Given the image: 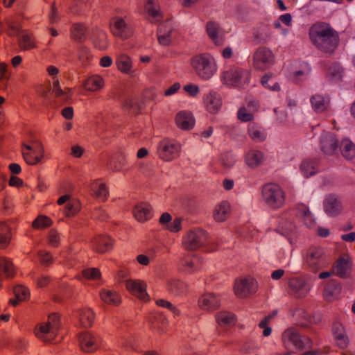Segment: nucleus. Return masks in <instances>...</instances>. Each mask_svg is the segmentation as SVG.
<instances>
[{
    "mask_svg": "<svg viewBox=\"0 0 355 355\" xmlns=\"http://www.w3.org/2000/svg\"><path fill=\"white\" fill-rule=\"evenodd\" d=\"M313 317L306 311H302L300 318L296 322L295 325L304 329H309L313 323Z\"/></svg>",
    "mask_w": 355,
    "mask_h": 355,
    "instance_id": "nucleus-43",
    "label": "nucleus"
},
{
    "mask_svg": "<svg viewBox=\"0 0 355 355\" xmlns=\"http://www.w3.org/2000/svg\"><path fill=\"white\" fill-rule=\"evenodd\" d=\"M230 213V206L229 203L226 201H223L216 207L213 217L217 222H223L227 218Z\"/></svg>",
    "mask_w": 355,
    "mask_h": 355,
    "instance_id": "nucleus-36",
    "label": "nucleus"
},
{
    "mask_svg": "<svg viewBox=\"0 0 355 355\" xmlns=\"http://www.w3.org/2000/svg\"><path fill=\"white\" fill-rule=\"evenodd\" d=\"M19 47L23 51H29L37 48L35 37L33 34L25 33L18 41Z\"/></svg>",
    "mask_w": 355,
    "mask_h": 355,
    "instance_id": "nucleus-38",
    "label": "nucleus"
},
{
    "mask_svg": "<svg viewBox=\"0 0 355 355\" xmlns=\"http://www.w3.org/2000/svg\"><path fill=\"white\" fill-rule=\"evenodd\" d=\"M332 334L337 345L340 349H345L349 344V338L345 333L343 325L338 322H335L332 324Z\"/></svg>",
    "mask_w": 355,
    "mask_h": 355,
    "instance_id": "nucleus-20",
    "label": "nucleus"
},
{
    "mask_svg": "<svg viewBox=\"0 0 355 355\" xmlns=\"http://www.w3.org/2000/svg\"><path fill=\"white\" fill-rule=\"evenodd\" d=\"M103 86V79L100 76H92L88 78L84 84L86 90L95 92Z\"/></svg>",
    "mask_w": 355,
    "mask_h": 355,
    "instance_id": "nucleus-40",
    "label": "nucleus"
},
{
    "mask_svg": "<svg viewBox=\"0 0 355 355\" xmlns=\"http://www.w3.org/2000/svg\"><path fill=\"white\" fill-rule=\"evenodd\" d=\"M168 289L172 294L180 296L187 292V284L178 279H171L168 282Z\"/></svg>",
    "mask_w": 355,
    "mask_h": 355,
    "instance_id": "nucleus-37",
    "label": "nucleus"
},
{
    "mask_svg": "<svg viewBox=\"0 0 355 355\" xmlns=\"http://www.w3.org/2000/svg\"><path fill=\"white\" fill-rule=\"evenodd\" d=\"M134 216L139 222H145L151 218L150 205L141 203L137 205L134 209Z\"/></svg>",
    "mask_w": 355,
    "mask_h": 355,
    "instance_id": "nucleus-35",
    "label": "nucleus"
},
{
    "mask_svg": "<svg viewBox=\"0 0 355 355\" xmlns=\"http://www.w3.org/2000/svg\"><path fill=\"white\" fill-rule=\"evenodd\" d=\"M49 243L53 248H57L60 245V237L58 232L51 229L49 232Z\"/></svg>",
    "mask_w": 355,
    "mask_h": 355,
    "instance_id": "nucleus-61",
    "label": "nucleus"
},
{
    "mask_svg": "<svg viewBox=\"0 0 355 355\" xmlns=\"http://www.w3.org/2000/svg\"><path fill=\"white\" fill-rule=\"evenodd\" d=\"M340 43L339 33L337 31L332 33L327 37L313 43L321 52L327 55H332L337 49Z\"/></svg>",
    "mask_w": 355,
    "mask_h": 355,
    "instance_id": "nucleus-11",
    "label": "nucleus"
},
{
    "mask_svg": "<svg viewBox=\"0 0 355 355\" xmlns=\"http://www.w3.org/2000/svg\"><path fill=\"white\" fill-rule=\"evenodd\" d=\"M92 191L94 192V196L96 198H99L103 201L106 200L108 191H107L105 184L101 183L93 184Z\"/></svg>",
    "mask_w": 355,
    "mask_h": 355,
    "instance_id": "nucleus-47",
    "label": "nucleus"
},
{
    "mask_svg": "<svg viewBox=\"0 0 355 355\" xmlns=\"http://www.w3.org/2000/svg\"><path fill=\"white\" fill-rule=\"evenodd\" d=\"M71 32L73 40L82 42L85 40L87 28L83 24H74Z\"/></svg>",
    "mask_w": 355,
    "mask_h": 355,
    "instance_id": "nucleus-42",
    "label": "nucleus"
},
{
    "mask_svg": "<svg viewBox=\"0 0 355 355\" xmlns=\"http://www.w3.org/2000/svg\"><path fill=\"white\" fill-rule=\"evenodd\" d=\"M163 24L160 25L157 29V40L159 43L163 46H168L171 42V30L167 31L166 33L162 34Z\"/></svg>",
    "mask_w": 355,
    "mask_h": 355,
    "instance_id": "nucleus-48",
    "label": "nucleus"
},
{
    "mask_svg": "<svg viewBox=\"0 0 355 355\" xmlns=\"http://www.w3.org/2000/svg\"><path fill=\"white\" fill-rule=\"evenodd\" d=\"M126 288L135 296L144 301L148 300L146 284L141 280L129 279L125 283Z\"/></svg>",
    "mask_w": 355,
    "mask_h": 355,
    "instance_id": "nucleus-19",
    "label": "nucleus"
},
{
    "mask_svg": "<svg viewBox=\"0 0 355 355\" xmlns=\"http://www.w3.org/2000/svg\"><path fill=\"white\" fill-rule=\"evenodd\" d=\"M60 316L53 313L49 315L48 322L35 329V336L44 342H51L55 338V331L59 327Z\"/></svg>",
    "mask_w": 355,
    "mask_h": 355,
    "instance_id": "nucleus-6",
    "label": "nucleus"
},
{
    "mask_svg": "<svg viewBox=\"0 0 355 355\" xmlns=\"http://www.w3.org/2000/svg\"><path fill=\"white\" fill-rule=\"evenodd\" d=\"M237 118L242 122H251L254 120V114L248 112L246 107H241L237 112Z\"/></svg>",
    "mask_w": 355,
    "mask_h": 355,
    "instance_id": "nucleus-52",
    "label": "nucleus"
},
{
    "mask_svg": "<svg viewBox=\"0 0 355 355\" xmlns=\"http://www.w3.org/2000/svg\"><path fill=\"white\" fill-rule=\"evenodd\" d=\"M23 157L29 165H35L41 162L44 155V150L40 141H32L31 144H22Z\"/></svg>",
    "mask_w": 355,
    "mask_h": 355,
    "instance_id": "nucleus-8",
    "label": "nucleus"
},
{
    "mask_svg": "<svg viewBox=\"0 0 355 355\" xmlns=\"http://www.w3.org/2000/svg\"><path fill=\"white\" fill-rule=\"evenodd\" d=\"M248 133L250 137L256 142H262L266 138L263 128L257 123H250L248 125Z\"/></svg>",
    "mask_w": 355,
    "mask_h": 355,
    "instance_id": "nucleus-29",
    "label": "nucleus"
},
{
    "mask_svg": "<svg viewBox=\"0 0 355 355\" xmlns=\"http://www.w3.org/2000/svg\"><path fill=\"white\" fill-rule=\"evenodd\" d=\"M320 149L327 155H334L338 151L339 141L331 132H326L320 137Z\"/></svg>",
    "mask_w": 355,
    "mask_h": 355,
    "instance_id": "nucleus-17",
    "label": "nucleus"
},
{
    "mask_svg": "<svg viewBox=\"0 0 355 355\" xmlns=\"http://www.w3.org/2000/svg\"><path fill=\"white\" fill-rule=\"evenodd\" d=\"M78 340L81 350L86 353L94 352L101 345V338L98 335L88 331L81 333Z\"/></svg>",
    "mask_w": 355,
    "mask_h": 355,
    "instance_id": "nucleus-12",
    "label": "nucleus"
},
{
    "mask_svg": "<svg viewBox=\"0 0 355 355\" xmlns=\"http://www.w3.org/2000/svg\"><path fill=\"white\" fill-rule=\"evenodd\" d=\"M191 64L198 77L205 80L210 79L217 70L214 59L209 53L193 56Z\"/></svg>",
    "mask_w": 355,
    "mask_h": 355,
    "instance_id": "nucleus-1",
    "label": "nucleus"
},
{
    "mask_svg": "<svg viewBox=\"0 0 355 355\" xmlns=\"http://www.w3.org/2000/svg\"><path fill=\"white\" fill-rule=\"evenodd\" d=\"M288 292L296 297H303L307 293L305 282L300 278L293 277L288 282Z\"/></svg>",
    "mask_w": 355,
    "mask_h": 355,
    "instance_id": "nucleus-21",
    "label": "nucleus"
},
{
    "mask_svg": "<svg viewBox=\"0 0 355 355\" xmlns=\"http://www.w3.org/2000/svg\"><path fill=\"white\" fill-rule=\"evenodd\" d=\"M325 212L329 216L338 215L342 209L340 202L334 196L330 195L324 201Z\"/></svg>",
    "mask_w": 355,
    "mask_h": 355,
    "instance_id": "nucleus-26",
    "label": "nucleus"
},
{
    "mask_svg": "<svg viewBox=\"0 0 355 355\" xmlns=\"http://www.w3.org/2000/svg\"><path fill=\"white\" fill-rule=\"evenodd\" d=\"M199 260L198 258L194 257L191 259H182L181 261V264L183 267V268L187 270L188 272H191L196 270H197V268L195 267L196 262H198Z\"/></svg>",
    "mask_w": 355,
    "mask_h": 355,
    "instance_id": "nucleus-58",
    "label": "nucleus"
},
{
    "mask_svg": "<svg viewBox=\"0 0 355 355\" xmlns=\"http://www.w3.org/2000/svg\"><path fill=\"white\" fill-rule=\"evenodd\" d=\"M220 31L221 28L219 24L214 21H208L206 24L207 33L216 45H222L223 44V38L219 36Z\"/></svg>",
    "mask_w": 355,
    "mask_h": 355,
    "instance_id": "nucleus-27",
    "label": "nucleus"
},
{
    "mask_svg": "<svg viewBox=\"0 0 355 355\" xmlns=\"http://www.w3.org/2000/svg\"><path fill=\"white\" fill-rule=\"evenodd\" d=\"M0 272L9 279H12L15 276V266L9 258L0 257Z\"/></svg>",
    "mask_w": 355,
    "mask_h": 355,
    "instance_id": "nucleus-32",
    "label": "nucleus"
},
{
    "mask_svg": "<svg viewBox=\"0 0 355 355\" xmlns=\"http://www.w3.org/2000/svg\"><path fill=\"white\" fill-rule=\"evenodd\" d=\"M352 262L348 254L340 255L333 266V273L340 278L345 279L350 276Z\"/></svg>",
    "mask_w": 355,
    "mask_h": 355,
    "instance_id": "nucleus-14",
    "label": "nucleus"
},
{
    "mask_svg": "<svg viewBox=\"0 0 355 355\" xmlns=\"http://www.w3.org/2000/svg\"><path fill=\"white\" fill-rule=\"evenodd\" d=\"M157 2V0H146L145 9L148 15L154 18L160 16L159 9L155 7Z\"/></svg>",
    "mask_w": 355,
    "mask_h": 355,
    "instance_id": "nucleus-53",
    "label": "nucleus"
},
{
    "mask_svg": "<svg viewBox=\"0 0 355 355\" xmlns=\"http://www.w3.org/2000/svg\"><path fill=\"white\" fill-rule=\"evenodd\" d=\"M245 161L246 164L250 168H257L263 162L264 154L263 152L258 150H250L246 153Z\"/></svg>",
    "mask_w": 355,
    "mask_h": 355,
    "instance_id": "nucleus-25",
    "label": "nucleus"
},
{
    "mask_svg": "<svg viewBox=\"0 0 355 355\" xmlns=\"http://www.w3.org/2000/svg\"><path fill=\"white\" fill-rule=\"evenodd\" d=\"M343 68L338 62H333L327 69V76L333 83H338L342 80L343 76Z\"/></svg>",
    "mask_w": 355,
    "mask_h": 355,
    "instance_id": "nucleus-33",
    "label": "nucleus"
},
{
    "mask_svg": "<svg viewBox=\"0 0 355 355\" xmlns=\"http://www.w3.org/2000/svg\"><path fill=\"white\" fill-rule=\"evenodd\" d=\"M220 162L225 168H230L234 164L233 157L229 153H224L220 157Z\"/></svg>",
    "mask_w": 355,
    "mask_h": 355,
    "instance_id": "nucleus-62",
    "label": "nucleus"
},
{
    "mask_svg": "<svg viewBox=\"0 0 355 355\" xmlns=\"http://www.w3.org/2000/svg\"><path fill=\"white\" fill-rule=\"evenodd\" d=\"M80 211V203L77 200L67 202L64 207V215L67 217H73Z\"/></svg>",
    "mask_w": 355,
    "mask_h": 355,
    "instance_id": "nucleus-50",
    "label": "nucleus"
},
{
    "mask_svg": "<svg viewBox=\"0 0 355 355\" xmlns=\"http://www.w3.org/2000/svg\"><path fill=\"white\" fill-rule=\"evenodd\" d=\"M110 29L114 37L123 40L128 39L133 35L131 26L121 17H113L110 20Z\"/></svg>",
    "mask_w": 355,
    "mask_h": 355,
    "instance_id": "nucleus-10",
    "label": "nucleus"
},
{
    "mask_svg": "<svg viewBox=\"0 0 355 355\" xmlns=\"http://www.w3.org/2000/svg\"><path fill=\"white\" fill-rule=\"evenodd\" d=\"M180 146L168 139H164L159 143L157 153L160 159L171 161L179 155Z\"/></svg>",
    "mask_w": 355,
    "mask_h": 355,
    "instance_id": "nucleus-13",
    "label": "nucleus"
},
{
    "mask_svg": "<svg viewBox=\"0 0 355 355\" xmlns=\"http://www.w3.org/2000/svg\"><path fill=\"white\" fill-rule=\"evenodd\" d=\"M182 220L180 218H175L174 220L168 224L166 228L173 232H178L181 230Z\"/></svg>",
    "mask_w": 355,
    "mask_h": 355,
    "instance_id": "nucleus-63",
    "label": "nucleus"
},
{
    "mask_svg": "<svg viewBox=\"0 0 355 355\" xmlns=\"http://www.w3.org/2000/svg\"><path fill=\"white\" fill-rule=\"evenodd\" d=\"M13 292L15 297L17 298L18 300H26L30 296L29 290L23 285H17L15 286Z\"/></svg>",
    "mask_w": 355,
    "mask_h": 355,
    "instance_id": "nucleus-51",
    "label": "nucleus"
},
{
    "mask_svg": "<svg viewBox=\"0 0 355 355\" xmlns=\"http://www.w3.org/2000/svg\"><path fill=\"white\" fill-rule=\"evenodd\" d=\"M78 55L79 60L84 64H87L92 58V55L90 50L85 46H81L78 49Z\"/></svg>",
    "mask_w": 355,
    "mask_h": 355,
    "instance_id": "nucleus-57",
    "label": "nucleus"
},
{
    "mask_svg": "<svg viewBox=\"0 0 355 355\" xmlns=\"http://www.w3.org/2000/svg\"><path fill=\"white\" fill-rule=\"evenodd\" d=\"M272 76V73L265 74L263 76L261 79V83L264 87L268 88L272 91H279L280 87L278 83L275 82L272 85L268 83Z\"/></svg>",
    "mask_w": 355,
    "mask_h": 355,
    "instance_id": "nucleus-55",
    "label": "nucleus"
},
{
    "mask_svg": "<svg viewBox=\"0 0 355 355\" xmlns=\"http://www.w3.org/2000/svg\"><path fill=\"white\" fill-rule=\"evenodd\" d=\"M336 31L331 26L326 22H317L309 28V35L312 43L319 41L322 38Z\"/></svg>",
    "mask_w": 355,
    "mask_h": 355,
    "instance_id": "nucleus-16",
    "label": "nucleus"
},
{
    "mask_svg": "<svg viewBox=\"0 0 355 355\" xmlns=\"http://www.w3.org/2000/svg\"><path fill=\"white\" fill-rule=\"evenodd\" d=\"M275 62V56L272 51L266 46H259L253 53L252 66L261 71L270 68Z\"/></svg>",
    "mask_w": 355,
    "mask_h": 355,
    "instance_id": "nucleus-3",
    "label": "nucleus"
},
{
    "mask_svg": "<svg viewBox=\"0 0 355 355\" xmlns=\"http://www.w3.org/2000/svg\"><path fill=\"white\" fill-rule=\"evenodd\" d=\"M319 164L320 159L317 158L305 159L301 164V171L306 178L312 176L317 173Z\"/></svg>",
    "mask_w": 355,
    "mask_h": 355,
    "instance_id": "nucleus-28",
    "label": "nucleus"
},
{
    "mask_svg": "<svg viewBox=\"0 0 355 355\" xmlns=\"http://www.w3.org/2000/svg\"><path fill=\"white\" fill-rule=\"evenodd\" d=\"M101 300L106 304L117 306L121 303L120 295L114 291L104 290L101 293Z\"/></svg>",
    "mask_w": 355,
    "mask_h": 355,
    "instance_id": "nucleus-39",
    "label": "nucleus"
},
{
    "mask_svg": "<svg viewBox=\"0 0 355 355\" xmlns=\"http://www.w3.org/2000/svg\"><path fill=\"white\" fill-rule=\"evenodd\" d=\"M277 315V311H273L272 314L266 315L259 323V327L263 329V336H269L271 334L272 329L268 326L270 320Z\"/></svg>",
    "mask_w": 355,
    "mask_h": 355,
    "instance_id": "nucleus-45",
    "label": "nucleus"
},
{
    "mask_svg": "<svg viewBox=\"0 0 355 355\" xmlns=\"http://www.w3.org/2000/svg\"><path fill=\"white\" fill-rule=\"evenodd\" d=\"M52 225V220L46 216L40 215L37 216L32 223V227L34 229H45Z\"/></svg>",
    "mask_w": 355,
    "mask_h": 355,
    "instance_id": "nucleus-44",
    "label": "nucleus"
},
{
    "mask_svg": "<svg viewBox=\"0 0 355 355\" xmlns=\"http://www.w3.org/2000/svg\"><path fill=\"white\" fill-rule=\"evenodd\" d=\"M220 78L225 85L239 87L249 82L250 74L241 68L234 67L223 71Z\"/></svg>",
    "mask_w": 355,
    "mask_h": 355,
    "instance_id": "nucleus-7",
    "label": "nucleus"
},
{
    "mask_svg": "<svg viewBox=\"0 0 355 355\" xmlns=\"http://www.w3.org/2000/svg\"><path fill=\"white\" fill-rule=\"evenodd\" d=\"M261 194L264 202L273 209L282 207L285 203V192L277 184H265L262 187Z\"/></svg>",
    "mask_w": 355,
    "mask_h": 355,
    "instance_id": "nucleus-2",
    "label": "nucleus"
},
{
    "mask_svg": "<svg viewBox=\"0 0 355 355\" xmlns=\"http://www.w3.org/2000/svg\"><path fill=\"white\" fill-rule=\"evenodd\" d=\"M83 276L87 279L96 280L101 277V272L98 268H91L82 271Z\"/></svg>",
    "mask_w": 355,
    "mask_h": 355,
    "instance_id": "nucleus-56",
    "label": "nucleus"
},
{
    "mask_svg": "<svg viewBox=\"0 0 355 355\" xmlns=\"http://www.w3.org/2000/svg\"><path fill=\"white\" fill-rule=\"evenodd\" d=\"M338 148L345 159L352 160L355 157V144L350 139H343Z\"/></svg>",
    "mask_w": 355,
    "mask_h": 355,
    "instance_id": "nucleus-31",
    "label": "nucleus"
},
{
    "mask_svg": "<svg viewBox=\"0 0 355 355\" xmlns=\"http://www.w3.org/2000/svg\"><path fill=\"white\" fill-rule=\"evenodd\" d=\"M184 90L193 97L196 96L200 92L198 86L191 84L184 85Z\"/></svg>",
    "mask_w": 355,
    "mask_h": 355,
    "instance_id": "nucleus-64",
    "label": "nucleus"
},
{
    "mask_svg": "<svg viewBox=\"0 0 355 355\" xmlns=\"http://www.w3.org/2000/svg\"><path fill=\"white\" fill-rule=\"evenodd\" d=\"M305 261L309 268L314 272L324 268L327 260L324 249L320 246L309 247L306 252Z\"/></svg>",
    "mask_w": 355,
    "mask_h": 355,
    "instance_id": "nucleus-4",
    "label": "nucleus"
},
{
    "mask_svg": "<svg viewBox=\"0 0 355 355\" xmlns=\"http://www.w3.org/2000/svg\"><path fill=\"white\" fill-rule=\"evenodd\" d=\"M207 240V233L202 229L190 230L184 237L183 246L189 251L196 250L204 245Z\"/></svg>",
    "mask_w": 355,
    "mask_h": 355,
    "instance_id": "nucleus-9",
    "label": "nucleus"
},
{
    "mask_svg": "<svg viewBox=\"0 0 355 355\" xmlns=\"http://www.w3.org/2000/svg\"><path fill=\"white\" fill-rule=\"evenodd\" d=\"M94 45L100 50H105L107 47V35L103 31L98 33V37L94 40Z\"/></svg>",
    "mask_w": 355,
    "mask_h": 355,
    "instance_id": "nucleus-54",
    "label": "nucleus"
},
{
    "mask_svg": "<svg viewBox=\"0 0 355 355\" xmlns=\"http://www.w3.org/2000/svg\"><path fill=\"white\" fill-rule=\"evenodd\" d=\"M79 321L84 328H89L93 325L95 315L90 309H82L78 311Z\"/></svg>",
    "mask_w": 355,
    "mask_h": 355,
    "instance_id": "nucleus-34",
    "label": "nucleus"
},
{
    "mask_svg": "<svg viewBox=\"0 0 355 355\" xmlns=\"http://www.w3.org/2000/svg\"><path fill=\"white\" fill-rule=\"evenodd\" d=\"M199 306L205 310L214 311L219 309L220 300L213 293L203 295L198 300Z\"/></svg>",
    "mask_w": 355,
    "mask_h": 355,
    "instance_id": "nucleus-23",
    "label": "nucleus"
},
{
    "mask_svg": "<svg viewBox=\"0 0 355 355\" xmlns=\"http://www.w3.org/2000/svg\"><path fill=\"white\" fill-rule=\"evenodd\" d=\"M175 123L178 128L184 130H189L193 128L195 119L191 113L181 111L175 116Z\"/></svg>",
    "mask_w": 355,
    "mask_h": 355,
    "instance_id": "nucleus-24",
    "label": "nucleus"
},
{
    "mask_svg": "<svg viewBox=\"0 0 355 355\" xmlns=\"http://www.w3.org/2000/svg\"><path fill=\"white\" fill-rule=\"evenodd\" d=\"M116 64L119 70L124 73H128L132 68L131 59L125 54H122L116 58Z\"/></svg>",
    "mask_w": 355,
    "mask_h": 355,
    "instance_id": "nucleus-41",
    "label": "nucleus"
},
{
    "mask_svg": "<svg viewBox=\"0 0 355 355\" xmlns=\"http://www.w3.org/2000/svg\"><path fill=\"white\" fill-rule=\"evenodd\" d=\"M271 37V34L265 33L264 35L259 30L254 29L252 33V41L255 44H266Z\"/></svg>",
    "mask_w": 355,
    "mask_h": 355,
    "instance_id": "nucleus-49",
    "label": "nucleus"
},
{
    "mask_svg": "<svg viewBox=\"0 0 355 355\" xmlns=\"http://www.w3.org/2000/svg\"><path fill=\"white\" fill-rule=\"evenodd\" d=\"M155 303L159 306L165 307L168 309L176 315H179L180 313V311L173 304H172L170 302L167 300L160 299L156 300Z\"/></svg>",
    "mask_w": 355,
    "mask_h": 355,
    "instance_id": "nucleus-60",
    "label": "nucleus"
},
{
    "mask_svg": "<svg viewBox=\"0 0 355 355\" xmlns=\"http://www.w3.org/2000/svg\"><path fill=\"white\" fill-rule=\"evenodd\" d=\"M40 261L42 265L49 266L53 263V257L49 252L45 250H40L38 252Z\"/></svg>",
    "mask_w": 355,
    "mask_h": 355,
    "instance_id": "nucleus-59",
    "label": "nucleus"
},
{
    "mask_svg": "<svg viewBox=\"0 0 355 355\" xmlns=\"http://www.w3.org/2000/svg\"><path fill=\"white\" fill-rule=\"evenodd\" d=\"M113 242L108 236L98 235L92 241V248L98 253H105L112 248Z\"/></svg>",
    "mask_w": 355,
    "mask_h": 355,
    "instance_id": "nucleus-22",
    "label": "nucleus"
},
{
    "mask_svg": "<svg viewBox=\"0 0 355 355\" xmlns=\"http://www.w3.org/2000/svg\"><path fill=\"white\" fill-rule=\"evenodd\" d=\"M282 341L286 346L293 345L295 349L303 350L312 347L311 340L305 336H301L298 331L293 327L286 329L282 336Z\"/></svg>",
    "mask_w": 355,
    "mask_h": 355,
    "instance_id": "nucleus-5",
    "label": "nucleus"
},
{
    "mask_svg": "<svg viewBox=\"0 0 355 355\" xmlns=\"http://www.w3.org/2000/svg\"><path fill=\"white\" fill-rule=\"evenodd\" d=\"M258 286L254 279L243 278L236 280L234 283V292L239 297H245L250 294L254 293Z\"/></svg>",
    "mask_w": 355,
    "mask_h": 355,
    "instance_id": "nucleus-15",
    "label": "nucleus"
},
{
    "mask_svg": "<svg viewBox=\"0 0 355 355\" xmlns=\"http://www.w3.org/2000/svg\"><path fill=\"white\" fill-rule=\"evenodd\" d=\"M203 103L210 114H215L222 107V98L217 92L211 91L203 97Z\"/></svg>",
    "mask_w": 355,
    "mask_h": 355,
    "instance_id": "nucleus-18",
    "label": "nucleus"
},
{
    "mask_svg": "<svg viewBox=\"0 0 355 355\" xmlns=\"http://www.w3.org/2000/svg\"><path fill=\"white\" fill-rule=\"evenodd\" d=\"M217 322L220 325L234 324V315L229 312H219L216 315Z\"/></svg>",
    "mask_w": 355,
    "mask_h": 355,
    "instance_id": "nucleus-46",
    "label": "nucleus"
},
{
    "mask_svg": "<svg viewBox=\"0 0 355 355\" xmlns=\"http://www.w3.org/2000/svg\"><path fill=\"white\" fill-rule=\"evenodd\" d=\"M311 106L316 112H323L329 105V98L320 94H315L310 99Z\"/></svg>",
    "mask_w": 355,
    "mask_h": 355,
    "instance_id": "nucleus-30",
    "label": "nucleus"
}]
</instances>
